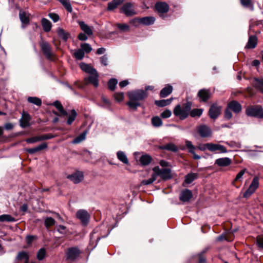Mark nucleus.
Instances as JSON below:
<instances>
[{
    "label": "nucleus",
    "instance_id": "17",
    "mask_svg": "<svg viewBox=\"0 0 263 263\" xmlns=\"http://www.w3.org/2000/svg\"><path fill=\"white\" fill-rule=\"evenodd\" d=\"M98 77V73L96 70L95 72H92L90 73V76L88 77L87 79L90 83L95 87H97L99 85Z\"/></svg>",
    "mask_w": 263,
    "mask_h": 263
},
{
    "label": "nucleus",
    "instance_id": "18",
    "mask_svg": "<svg viewBox=\"0 0 263 263\" xmlns=\"http://www.w3.org/2000/svg\"><path fill=\"white\" fill-rule=\"evenodd\" d=\"M197 96L201 101L206 102L210 97V91L208 89H202L198 91Z\"/></svg>",
    "mask_w": 263,
    "mask_h": 263
},
{
    "label": "nucleus",
    "instance_id": "46",
    "mask_svg": "<svg viewBox=\"0 0 263 263\" xmlns=\"http://www.w3.org/2000/svg\"><path fill=\"white\" fill-rule=\"evenodd\" d=\"M85 53L82 49H79L74 53L75 58L78 60H82L84 57Z\"/></svg>",
    "mask_w": 263,
    "mask_h": 263
},
{
    "label": "nucleus",
    "instance_id": "55",
    "mask_svg": "<svg viewBox=\"0 0 263 263\" xmlns=\"http://www.w3.org/2000/svg\"><path fill=\"white\" fill-rule=\"evenodd\" d=\"M47 147V144L46 143H42L41 144L37 146L36 147H33L34 149L35 153L42 151Z\"/></svg>",
    "mask_w": 263,
    "mask_h": 263
},
{
    "label": "nucleus",
    "instance_id": "51",
    "mask_svg": "<svg viewBox=\"0 0 263 263\" xmlns=\"http://www.w3.org/2000/svg\"><path fill=\"white\" fill-rule=\"evenodd\" d=\"M45 254H46V250L44 248H41L39 250V251L37 252V258L39 260H41L44 258Z\"/></svg>",
    "mask_w": 263,
    "mask_h": 263
},
{
    "label": "nucleus",
    "instance_id": "38",
    "mask_svg": "<svg viewBox=\"0 0 263 263\" xmlns=\"http://www.w3.org/2000/svg\"><path fill=\"white\" fill-rule=\"evenodd\" d=\"M241 4L246 8H249L251 10H253V4L251 0H240Z\"/></svg>",
    "mask_w": 263,
    "mask_h": 263
},
{
    "label": "nucleus",
    "instance_id": "37",
    "mask_svg": "<svg viewBox=\"0 0 263 263\" xmlns=\"http://www.w3.org/2000/svg\"><path fill=\"white\" fill-rule=\"evenodd\" d=\"M29 103L34 104L37 106H41L42 104L41 100L37 97H29L27 99Z\"/></svg>",
    "mask_w": 263,
    "mask_h": 263
},
{
    "label": "nucleus",
    "instance_id": "2",
    "mask_svg": "<svg viewBox=\"0 0 263 263\" xmlns=\"http://www.w3.org/2000/svg\"><path fill=\"white\" fill-rule=\"evenodd\" d=\"M246 114L248 116L263 119V107L260 105L249 106L246 109Z\"/></svg>",
    "mask_w": 263,
    "mask_h": 263
},
{
    "label": "nucleus",
    "instance_id": "22",
    "mask_svg": "<svg viewBox=\"0 0 263 263\" xmlns=\"http://www.w3.org/2000/svg\"><path fill=\"white\" fill-rule=\"evenodd\" d=\"M30 117L28 114H24L23 118L20 120V125L22 127L25 128L29 126Z\"/></svg>",
    "mask_w": 263,
    "mask_h": 263
},
{
    "label": "nucleus",
    "instance_id": "48",
    "mask_svg": "<svg viewBox=\"0 0 263 263\" xmlns=\"http://www.w3.org/2000/svg\"><path fill=\"white\" fill-rule=\"evenodd\" d=\"M164 149L173 151L176 152L178 150L177 147L173 143H168L164 146Z\"/></svg>",
    "mask_w": 263,
    "mask_h": 263
},
{
    "label": "nucleus",
    "instance_id": "40",
    "mask_svg": "<svg viewBox=\"0 0 263 263\" xmlns=\"http://www.w3.org/2000/svg\"><path fill=\"white\" fill-rule=\"evenodd\" d=\"M202 109L196 108L190 110L189 115L192 117H200L202 114Z\"/></svg>",
    "mask_w": 263,
    "mask_h": 263
},
{
    "label": "nucleus",
    "instance_id": "19",
    "mask_svg": "<svg viewBox=\"0 0 263 263\" xmlns=\"http://www.w3.org/2000/svg\"><path fill=\"white\" fill-rule=\"evenodd\" d=\"M253 86L263 93V79L254 78L252 82Z\"/></svg>",
    "mask_w": 263,
    "mask_h": 263
},
{
    "label": "nucleus",
    "instance_id": "5",
    "mask_svg": "<svg viewBox=\"0 0 263 263\" xmlns=\"http://www.w3.org/2000/svg\"><path fill=\"white\" fill-rule=\"evenodd\" d=\"M258 186L259 178L257 176H255L253 178V180L252 181V182L248 190L244 193L243 197L244 198H248L255 192Z\"/></svg>",
    "mask_w": 263,
    "mask_h": 263
},
{
    "label": "nucleus",
    "instance_id": "8",
    "mask_svg": "<svg viewBox=\"0 0 263 263\" xmlns=\"http://www.w3.org/2000/svg\"><path fill=\"white\" fill-rule=\"evenodd\" d=\"M80 250L78 247H74L69 248L67 251V258L70 260H75L80 255Z\"/></svg>",
    "mask_w": 263,
    "mask_h": 263
},
{
    "label": "nucleus",
    "instance_id": "56",
    "mask_svg": "<svg viewBox=\"0 0 263 263\" xmlns=\"http://www.w3.org/2000/svg\"><path fill=\"white\" fill-rule=\"evenodd\" d=\"M185 145L186 147L189 148V152L190 153H193V151L195 150V147L193 145L192 143L190 141H186Z\"/></svg>",
    "mask_w": 263,
    "mask_h": 263
},
{
    "label": "nucleus",
    "instance_id": "25",
    "mask_svg": "<svg viewBox=\"0 0 263 263\" xmlns=\"http://www.w3.org/2000/svg\"><path fill=\"white\" fill-rule=\"evenodd\" d=\"M20 20L22 23V27L25 28V25L28 24L29 22V18L25 12L23 11H20L19 14Z\"/></svg>",
    "mask_w": 263,
    "mask_h": 263
},
{
    "label": "nucleus",
    "instance_id": "7",
    "mask_svg": "<svg viewBox=\"0 0 263 263\" xmlns=\"http://www.w3.org/2000/svg\"><path fill=\"white\" fill-rule=\"evenodd\" d=\"M76 217L79 219L82 224L86 226L88 223L90 215L87 211L85 210H79L76 213Z\"/></svg>",
    "mask_w": 263,
    "mask_h": 263
},
{
    "label": "nucleus",
    "instance_id": "10",
    "mask_svg": "<svg viewBox=\"0 0 263 263\" xmlns=\"http://www.w3.org/2000/svg\"><path fill=\"white\" fill-rule=\"evenodd\" d=\"M197 130L200 136L203 138L209 136L212 133L210 128L205 125H201L198 126Z\"/></svg>",
    "mask_w": 263,
    "mask_h": 263
},
{
    "label": "nucleus",
    "instance_id": "32",
    "mask_svg": "<svg viewBox=\"0 0 263 263\" xmlns=\"http://www.w3.org/2000/svg\"><path fill=\"white\" fill-rule=\"evenodd\" d=\"M15 219L9 214H3L0 215V222H14Z\"/></svg>",
    "mask_w": 263,
    "mask_h": 263
},
{
    "label": "nucleus",
    "instance_id": "41",
    "mask_svg": "<svg viewBox=\"0 0 263 263\" xmlns=\"http://www.w3.org/2000/svg\"><path fill=\"white\" fill-rule=\"evenodd\" d=\"M59 1L65 8V9L69 12H71L72 11V7L69 2L68 0H58Z\"/></svg>",
    "mask_w": 263,
    "mask_h": 263
},
{
    "label": "nucleus",
    "instance_id": "35",
    "mask_svg": "<svg viewBox=\"0 0 263 263\" xmlns=\"http://www.w3.org/2000/svg\"><path fill=\"white\" fill-rule=\"evenodd\" d=\"M127 105L132 109L136 110L138 106L140 105V103L136 100L129 99V101L127 103Z\"/></svg>",
    "mask_w": 263,
    "mask_h": 263
},
{
    "label": "nucleus",
    "instance_id": "4",
    "mask_svg": "<svg viewBox=\"0 0 263 263\" xmlns=\"http://www.w3.org/2000/svg\"><path fill=\"white\" fill-rule=\"evenodd\" d=\"M40 45L42 51L46 58L49 60H52L54 54L51 51V47L50 44L47 42L42 40L40 43Z\"/></svg>",
    "mask_w": 263,
    "mask_h": 263
},
{
    "label": "nucleus",
    "instance_id": "26",
    "mask_svg": "<svg viewBox=\"0 0 263 263\" xmlns=\"http://www.w3.org/2000/svg\"><path fill=\"white\" fill-rule=\"evenodd\" d=\"M173 91V87L171 85H167L163 88L160 91V97L161 98H165L172 93Z\"/></svg>",
    "mask_w": 263,
    "mask_h": 263
},
{
    "label": "nucleus",
    "instance_id": "3",
    "mask_svg": "<svg viewBox=\"0 0 263 263\" xmlns=\"http://www.w3.org/2000/svg\"><path fill=\"white\" fill-rule=\"evenodd\" d=\"M153 173L157 178L158 176L164 180L172 178L171 170L167 168H160L159 166H155L153 168Z\"/></svg>",
    "mask_w": 263,
    "mask_h": 263
},
{
    "label": "nucleus",
    "instance_id": "33",
    "mask_svg": "<svg viewBox=\"0 0 263 263\" xmlns=\"http://www.w3.org/2000/svg\"><path fill=\"white\" fill-rule=\"evenodd\" d=\"M227 152L224 146L219 144H215V154L226 153Z\"/></svg>",
    "mask_w": 263,
    "mask_h": 263
},
{
    "label": "nucleus",
    "instance_id": "14",
    "mask_svg": "<svg viewBox=\"0 0 263 263\" xmlns=\"http://www.w3.org/2000/svg\"><path fill=\"white\" fill-rule=\"evenodd\" d=\"M257 44V38L255 35H250L247 44L245 46L246 49H254Z\"/></svg>",
    "mask_w": 263,
    "mask_h": 263
},
{
    "label": "nucleus",
    "instance_id": "27",
    "mask_svg": "<svg viewBox=\"0 0 263 263\" xmlns=\"http://www.w3.org/2000/svg\"><path fill=\"white\" fill-rule=\"evenodd\" d=\"M41 23L43 30L45 32H49L51 30V23L49 20L45 18H43L41 20Z\"/></svg>",
    "mask_w": 263,
    "mask_h": 263
},
{
    "label": "nucleus",
    "instance_id": "16",
    "mask_svg": "<svg viewBox=\"0 0 263 263\" xmlns=\"http://www.w3.org/2000/svg\"><path fill=\"white\" fill-rule=\"evenodd\" d=\"M232 163V160L228 157L219 158L216 160L215 163L219 166L226 167L230 165Z\"/></svg>",
    "mask_w": 263,
    "mask_h": 263
},
{
    "label": "nucleus",
    "instance_id": "52",
    "mask_svg": "<svg viewBox=\"0 0 263 263\" xmlns=\"http://www.w3.org/2000/svg\"><path fill=\"white\" fill-rule=\"evenodd\" d=\"M55 223V220L52 217H47L45 220V224L47 227H49Z\"/></svg>",
    "mask_w": 263,
    "mask_h": 263
},
{
    "label": "nucleus",
    "instance_id": "21",
    "mask_svg": "<svg viewBox=\"0 0 263 263\" xmlns=\"http://www.w3.org/2000/svg\"><path fill=\"white\" fill-rule=\"evenodd\" d=\"M140 23L145 25H150L154 23L155 18L153 16H146L139 18Z\"/></svg>",
    "mask_w": 263,
    "mask_h": 263
},
{
    "label": "nucleus",
    "instance_id": "11",
    "mask_svg": "<svg viewBox=\"0 0 263 263\" xmlns=\"http://www.w3.org/2000/svg\"><path fill=\"white\" fill-rule=\"evenodd\" d=\"M193 194L192 192L188 190L185 189L182 191L179 196V199L183 202L189 201L192 197Z\"/></svg>",
    "mask_w": 263,
    "mask_h": 263
},
{
    "label": "nucleus",
    "instance_id": "58",
    "mask_svg": "<svg viewBox=\"0 0 263 263\" xmlns=\"http://www.w3.org/2000/svg\"><path fill=\"white\" fill-rule=\"evenodd\" d=\"M102 101L103 102L102 106L104 107H109L110 105V101L106 99L104 96H102Z\"/></svg>",
    "mask_w": 263,
    "mask_h": 263
},
{
    "label": "nucleus",
    "instance_id": "34",
    "mask_svg": "<svg viewBox=\"0 0 263 263\" xmlns=\"http://www.w3.org/2000/svg\"><path fill=\"white\" fill-rule=\"evenodd\" d=\"M86 134V131L83 132L81 134H80L79 136H78L75 139H73V140L72 141V143L77 144L81 142L85 139Z\"/></svg>",
    "mask_w": 263,
    "mask_h": 263
},
{
    "label": "nucleus",
    "instance_id": "57",
    "mask_svg": "<svg viewBox=\"0 0 263 263\" xmlns=\"http://www.w3.org/2000/svg\"><path fill=\"white\" fill-rule=\"evenodd\" d=\"M115 100L118 102H120L123 100L124 93L123 92L116 93L114 95Z\"/></svg>",
    "mask_w": 263,
    "mask_h": 263
},
{
    "label": "nucleus",
    "instance_id": "12",
    "mask_svg": "<svg viewBox=\"0 0 263 263\" xmlns=\"http://www.w3.org/2000/svg\"><path fill=\"white\" fill-rule=\"evenodd\" d=\"M228 108L236 114L240 112L241 110L240 104L236 101H232L228 105Z\"/></svg>",
    "mask_w": 263,
    "mask_h": 263
},
{
    "label": "nucleus",
    "instance_id": "43",
    "mask_svg": "<svg viewBox=\"0 0 263 263\" xmlns=\"http://www.w3.org/2000/svg\"><path fill=\"white\" fill-rule=\"evenodd\" d=\"M16 258L18 260L25 259V261H27L29 260V256L26 252L22 251L18 253Z\"/></svg>",
    "mask_w": 263,
    "mask_h": 263
},
{
    "label": "nucleus",
    "instance_id": "64",
    "mask_svg": "<svg viewBox=\"0 0 263 263\" xmlns=\"http://www.w3.org/2000/svg\"><path fill=\"white\" fill-rule=\"evenodd\" d=\"M231 109L228 108V107L224 111V117L227 119H230L232 117V114L231 111Z\"/></svg>",
    "mask_w": 263,
    "mask_h": 263
},
{
    "label": "nucleus",
    "instance_id": "47",
    "mask_svg": "<svg viewBox=\"0 0 263 263\" xmlns=\"http://www.w3.org/2000/svg\"><path fill=\"white\" fill-rule=\"evenodd\" d=\"M117 83H118V81L116 79H110L108 81V88H109V89L111 90H115Z\"/></svg>",
    "mask_w": 263,
    "mask_h": 263
},
{
    "label": "nucleus",
    "instance_id": "50",
    "mask_svg": "<svg viewBox=\"0 0 263 263\" xmlns=\"http://www.w3.org/2000/svg\"><path fill=\"white\" fill-rule=\"evenodd\" d=\"M156 180V178L153 173L152 175V177L147 180H143L141 183L143 185H149L152 184L155 180Z\"/></svg>",
    "mask_w": 263,
    "mask_h": 263
},
{
    "label": "nucleus",
    "instance_id": "1",
    "mask_svg": "<svg viewBox=\"0 0 263 263\" xmlns=\"http://www.w3.org/2000/svg\"><path fill=\"white\" fill-rule=\"evenodd\" d=\"M191 108L192 103L187 101L182 105H176L174 109L173 113L175 116L182 120L187 118Z\"/></svg>",
    "mask_w": 263,
    "mask_h": 263
},
{
    "label": "nucleus",
    "instance_id": "42",
    "mask_svg": "<svg viewBox=\"0 0 263 263\" xmlns=\"http://www.w3.org/2000/svg\"><path fill=\"white\" fill-rule=\"evenodd\" d=\"M57 33L60 37L64 41H66L68 39V34L62 28H58Z\"/></svg>",
    "mask_w": 263,
    "mask_h": 263
},
{
    "label": "nucleus",
    "instance_id": "28",
    "mask_svg": "<svg viewBox=\"0 0 263 263\" xmlns=\"http://www.w3.org/2000/svg\"><path fill=\"white\" fill-rule=\"evenodd\" d=\"M123 2V0H112L108 4V10L110 11L114 10L119 5L121 4Z\"/></svg>",
    "mask_w": 263,
    "mask_h": 263
},
{
    "label": "nucleus",
    "instance_id": "61",
    "mask_svg": "<svg viewBox=\"0 0 263 263\" xmlns=\"http://www.w3.org/2000/svg\"><path fill=\"white\" fill-rule=\"evenodd\" d=\"M48 16L54 22H58L60 19L59 16L54 13H50Z\"/></svg>",
    "mask_w": 263,
    "mask_h": 263
},
{
    "label": "nucleus",
    "instance_id": "30",
    "mask_svg": "<svg viewBox=\"0 0 263 263\" xmlns=\"http://www.w3.org/2000/svg\"><path fill=\"white\" fill-rule=\"evenodd\" d=\"M173 98H171L166 100H156L155 104L159 107H164L171 104Z\"/></svg>",
    "mask_w": 263,
    "mask_h": 263
},
{
    "label": "nucleus",
    "instance_id": "53",
    "mask_svg": "<svg viewBox=\"0 0 263 263\" xmlns=\"http://www.w3.org/2000/svg\"><path fill=\"white\" fill-rule=\"evenodd\" d=\"M117 27L122 31H128L129 30V26L125 24H118Z\"/></svg>",
    "mask_w": 263,
    "mask_h": 263
},
{
    "label": "nucleus",
    "instance_id": "49",
    "mask_svg": "<svg viewBox=\"0 0 263 263\" xmlns=\"http://www.w3.org/2000/svg\"><path fill=\"white\" fill-rule=\"evenodd\" d=\"M41 141L40 136L32 137L26 140L27 143H34Z\"/></svg>",
    "mask_w": 263,
    "mask_h": 263
},
{
    "label": "nucleus",
    "instance_id": "24",
    "mask_svg": "<svg viewBox=\"0 0 263 263\" xmlns=\"http://www.w3.org/2000/svg\"><path fill=\"white\" fill-rule=\"evenodd\" d=\"M117 157L118 160L122 163L125 164H128L129 163L128 158L124 152L118 151L117 153Z\"/></svg>",
    "mask_w": 263,
    "mask_h": 263
},
{
    "label": "nucleus",
    "instance_id": "39",
    "mask_svg": "<svg viewBox=\"0 0 263 263\" xmlns=\"http://www.w3.org/2000/svg\"><path fill=\"white\" fill-rule=\"evenodd\" d=\"M77 115V113L74 109H72L70 111V115L69 116L68 118V120L67 121V123L68 125H70L75 120L76 116Z\"/></svg>",
    "mask_w": 263,
    "mask_h": 263
},
{
    "label": "nucleus",
    "instance_id": "62",
    "mask_svg": "<svg viewBox=\"0 0 263 263\" xmlns=\"http://www.w3.org/2000/svg\"><path fill=\"white\" fill-rule=\"evenodd\" d=\"M246 169H243L242 170H241L236 175L234 181H237L238 180H239L243 176V175H244L245 172H246Z\"/></svg>",
    "mask_w": 263,
    "mask_h": 263
},
{
    "label": "nucleus",
    "instance_id": "59",
    "mask_svg": "<svg viewBox=\"0 0 263 263\" xmlns=\"http://www.w3.org/2000/svg\"><path fill=\"white\" fill-rule=\"evenodd\" d=\"M172 112L169 109H166L161 114V116L163 118H167L171 117Z\"/></svg>",
    "mask_w": 263,
    "mask_h": 263
},
{
    "label": "nucleus",
    "instance_id": "63",
    "mask_svg": "<svg viewBox=\"0 0 263 263\" xmlns=\"http://www.w3.org/2000/svg\"><path fill=\"white\" fill-rule=\"evenodd\" d=\"M100 60L101 64L104 66H107L108 65V57L107 55H104L100 58Z\"/></svg>",
    "mask_w": 263,
    "mask_h": 263
},
{
    "label": "nucleus",
    "instance_id": "15",
    "mask_svg": "<svg viewBox=\"0 0 263 263\" xmlns=\"http://www.w3.org/2000/svg\"><path fill=\"white\" fill-rule=\"evenodd\" d=\"M67 178L72 181L74 183H78L83 180V175L82 172H77L71 175L68 176Z\"/></svg>",
    "mask_w": 263,
    "mask_h": 263
},
{
    "label": "nucleus",
    "instance_id": "29",
    "mask_svg": "<svg viewBox=\"0 0 263 263\" xmlns=\"http://www.w3.org/2000/svg\"><path fill=\"white\" fill-rule=\"evenodd\" d=\"M51 105L55 106L57 108V109H58V110L60 112L61 115L63 116L67 115V112L64 109L63 105L60 101L57 100L53 102V103Z\"/></svg>",
    "mask_w": 263,
    "mask_h": 263
},
{
    "label": "nucleus",
    "instance_id": "13",
    "mask_svg": "<svg viewBox=\"0 0 263 263\" xmlns=\"http://www.w3.org/2000/svg\"><path fill=\"white\" fill-rule=\"evenodd\" d=\"M156 10L161 13H164L168 12L169 10L168 5L165 2H158L155 5Z\"/></svg>",
    "mask_w": 263,
    "mask_h": 263
},
{
    "label": "nucleus",
    "instance_id": "9",
    "mask_svg": "<svg viewBox=\"0 0 263 263\" xmlns=\"http://www.w3.org/2000/svg\"><path fill=\"white\" fill-rule=\"evenodd\" d=\"M121 12L127 16L134 15L136 14L133 5L130 3L125 4L121 8Z\"/></svg>",
    "mask_w": 263,
    "mask_h": 263
},
{
    "label": "nucleus",
    "instance_id": "45",
    "mask_svg": "<svg viewBox=\"0 0 263 263\" xmlns=\"http://www.w3.org/2000/svg\"><path fill=\"white\" fill-rule=\"evenodd\" d=\"M81 49L84 51V53H89L92 50V48L88 43H82L81 44Z\"/></svg>",
    "mask_w": 263,
    "mask_h": 263
},
{
    "label": "nucleus",
    "instance_id": "36",
    "mask_svg": "<svg viewBox=\"0 0 263 263\" xmlns=\"http://www.w3.org/2000/svg\"><path fill=\"white\" fill-rule=\"evenodd\" d=\"M197 177L196 173H191L187 174L185 178V181L186 183L190 184L192 183Z\"/></svg>",
    "mask_w": 263,
    "mask_h": 263
},
{
    "label": "nucleus",
    "instance_id": "31",
    "mask_svg": "<svg viewBox=\"0 0 263 263\" xmlns=\"http://www.w3.org/2000/svg\"><path fill=\"white\" fill-rule=\"evenodd\" d=\"M80 67L82 70L89 74L92 72L96 71V69L95 68H93L90 65L84 63H82L80 64Z\"/></svg>",
    "mask_w": 263,
    "mask_h": 263
},
{
    "label": "nucleus",
    "instance_id": "54",
    "mask_svg": "<svg viewBox=\"0 0 263 263\" xmlns=\"http://www.w3.org/2000/svg\"><path fill=\"white\" fill-rule=\"evenodd\" d=\"M47 147V144L46 143H42L41 144L37 146L36 147H33L34 149L35 153L42 151Z\"/></svg>",
    "mask_w": 263,
    "mask_h": 263
},
{
    "label": "nucleus",
    "instance_id": "44",
    "mask_svg": "<svg viewBox=\"0 0 263 263\" xmlns=\"http://www.w3.org/2000/svg\"><path fill=\"white\" fill-rule=\"evenodd\" d=\"M152 122L154 126L159 127L162 124L161 119L159 117H154L152 119Z\"/></svg>",
    "mask_w": 263,
    "mask_h": 263
},
{
    "label": "nucleus",
    "instance_id": "20",
    "mask_svg": "<svg viewBox=\"0 0 263 263\" xmlns=\"http://www.w3.org/2000/svg\"><path fill=\"white\" fill-rule=\"evenodd\" d=\"M79 24L81 29L88 36L93 35V31L92 27L86 24L84 22H79Z\"/></svg>",
    "mask_w": 263,
    "mask_h": 263
},
{
    "label": "nucleus",
    "instance_id": "6",
    "mask_svg": "<svg viewBox=\"0 0 263 263\" xmlns=\"http://www.w3.org/2000/svg\"><path fill=\"white\" fill-rule=\"evenodd\" d=\"M128 95L129 99L136 100L137 101H139L146 98L147 93L145 91L140 89L129 92Z\"/></svg>",
    "mask_w": 263,
    "mask_h": 263
},
{
    "label": "nucleus",
    "instance_id": "23",
    "mask_svg": "<svg viewBox=\"0 0 263 263\" xmlns=\"http://www.w3.org/2000/svg\"><path fill=\"white\" fill-rule=\"evenodd\" d=\"M152 160V157L147 154L142 155L139 159L140 164L143 166L148 165L151 162Z\"/></svg>",
    "mask_w": 263,
    "mask_h": 263
},
{
    "label": "nucleus",
    "instance_id": "60",
    "mask_svg": "<svg viewBox=\"0 0 263 263\" xmlns=\"http://www.w3.org/2000/svg\"><path fill=\"white\" fill-rule=\"evenodd\" d=\"M257 245L259 248L263 249V236H260L257 237Z\"/></svg>",
    "mask_w": 263,
    "mask_h": 263
}]
</instances>
